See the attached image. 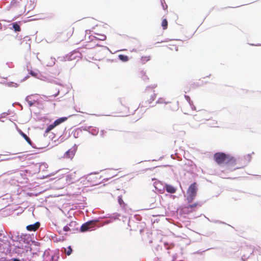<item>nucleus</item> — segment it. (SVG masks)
<instances>
[{"label": "nucleus", "mask_w": 261, "mask_h": 261, "mask_svg": "<svg viewBox=\"0 0 261 261\" xmlns=\"http://www.w3.org/2000/svg\"><path fill=\"white\" fill-rule=\"evenodd\" d=\"M214 160L218 165L225 164L227 169H236L238 168L236 167L237 159L230 154L223 152H216L214 155Z\"/></svg>", "instance_id": "1"}, {"label": "nucleus", "mask_w": 261, "mask_h": 261, "mask_svg": "<svg viewBox=\"0 0 261 261\" xmlns=\"http://www.w3.org/2000/svg\"><path fill=\"white\" fill-rule=\"evenodd\" d=\"M197 191L198 188L196 182L192 184L189 186L187 191V200L188 203H191L194 200L196 196Z\"/></svg>", "instance_id": "2"}, {"label": "nucleus", "mask_w": 261, "mask_h": 261, "mask_svg": "<svg viewBox=\"0 0 261 261\" xmlns=\"http://www.w3.org/2000/svg\"><path fill=\"white\" fill-rule=\"evenodd\" d=\"M144 97L145 102L147 104H150L155 99L156 95L153 90L148 88L145 90Z\"/></svg>", "instance_id": "3"}, {"label": "nucleus", "mask_w": 261, "mask_h": 261, "mask_svg": "<svg viewBox=\"0 0 261 261\" xmlns=\"http://www.w3.org/2000/svg\"><path fill=\"white\" fill-rule=\"evenodd\" d=\"M77 225L76 221H72L63 227V230L74 232L76 230H78Z\"/></svg>", "instance_id": "4"}, {"label": "nucleus", "mask_w": 261, "mask_h": 261, "mask_svg": "<svg viewBox=\"0 0 261 261\" xmlns=\"http://www.w3.org/2000/svg\"><path fill=\"white\" fill-rule=\"evenodd\" d=\"M97 222V221L96 220H92L83 224L81 227V231L82 232H85L89 230L90 229L94 227Z\"/></svg>", "instance_id": "5"}, {"label": "nucleus", "mask_w": 261, "mask_h": 261, "mask_svg": "<svg viewBox=\"0 0 261 261\" xmlns=\"http://www.w3.org/2000/svg\"><path fill=\"white\" fill-rule=\"evenodd\" d=\"M74 32V28L72 27H69L66 29L64 30L61 33L62 36H65L64 39L67 40L73 34Z\"/></svg>", "instance_id": "6"}, {"label": "nucleus", "mask_w": 261, "mask_h": 261, "mask_svg": "<svg viewBox=\"0 0 261 261\" xmlns=\"http://www.w3.org/2000/svg\"><path fill=\"white\" fill-rule=\"evenodd\" d=\"M201 204H199L198 203H194L192 204H189L187 206H185L184 207V210L185 212L187 213H191L195 211V208L197 206H200Z\"/></svg>", "instance_id": "7"}, {"label": "nucleus", "mask_w": 261, "mask_h": 261, "mask_svg": "<svg viewBox=\"0 0 261 261\" xmlns=\"http://www.w3.org/2000/svg\"><path fill=\"white\" fill-rule=\"evenodd\" d=\"M40 224V223L37 222L33 224L29 225L27 226L26 228L28 231H35L39 227Z\"/></svg>", "instance_id": "8"}, {"label": "nucleus", "mask_w": 261, "mask_h": 261, "mask_svg": "<svg viewBox=\"0 0 261 261\" xmlns=\"http://www.w3.org/2000/svg\"><path fill=\"white\" fill-rule=\"evenodd\" d=\"M120 112L127 116L129 113V108L127 106L122 105L120 108Z\"/></svg>", "instance_id": "9"}, {"label": "nucleus", "mask_w": 261, "mask_h": 261, "mask_svg": "<svg viewBox=\"0 0 261 261\" xmlns=\"http://www.w3.org/2000/svg\"><path fill=\"white\" fill-rule=\"evenodd\" d=\"M67 119H68V118L66 117L60 118L54 121V122L53 123V124H54V126H55V127H56L57 126L59 125L61 123L66 121L67 120Z\"/></svg>", "instance_id": "10"}, {"label": "nucleus", "mask_w": 261, "mask_h": 261, "mask_svg": "<svg viewBox=\"0 0 261 261\" xmlns=\"http://www.w3.org/2000/svg\"><path fill=\"white\" fill-rule=\"evenodd\" d=\"M74 154H75V152L73 150L69 149L65 152V153L64 154V157L65 158L71 159L73 157V156L74 155Z\"/></svg>", "instance_id": "11"}, {"label": "nucleus", "mask_w": 261, "mask_h": 261, "mask_svg": "<svg viewBox=\"0 0 261 261\" xmlns=\"http://www.w3.org/2000/svg\"><path fill=\"white\" fill-rule=\"evenodd\" d=\"M166 191L171 194H173L176 192V188L174 187L173 186L166 185L165 186Z\"/></svg>", "instance_id": "12"}, {"label": "nucleus", "mask_w": 261, "mask_h": 261, "mask_svg": "<svg viewBox=\"0 0 261 261\" xmlns=\"http://www.w3.org/2000/svg\"><path fill=\"white\" fill-rule=\"evenodd\" d=\"M150 58L151 57L149 55L143 56L141 57L140 60L142 64H145L150 60Z\"/></svg>", "instance_id": "13"}, {"label": "nucleus", "mask_w": 261, "mask_h": 261, "mask_svg": "<svg viewBox=\"0 0 261 261\" xmlns=\"http://www.w3.org/2000/svg\"><path fill=\"white\" fill-rule=\"evenodd\" d=\"M202 114L203 116H205V117L204 118V119L205 120H210L212 117L211 115V113L207 111H204L202 112Z\"/></svg>", "instance_id": "14"}, {"label": "nucleus", "mask_w": 261, "mask_h": 261, "mask_svg": "<svg viewBox=\"0 0 261 261\" xmlns=\"http://www.w3.org/2000/svg\"><path fill=\"white\" fill-rule=\"evenodd\" d=\"M161 25L163 30H166L168 27V21L166 19H163L162 21Z\"/></svg>", "instance_id": "15"}, {"label": "nucleus", "mask_w": 261, "mask_h": 261, "mask_svg": "<svg viewBox=\"0 0 261 261\" xmlns=\"http://www.w3.org/2000/svg\"><path fill=\"white\" fill-rule=\"evenodd\" d=\"M119 59L123 62H127L128 61V57L126 55H119L118 56Z\"/></svg>", "instance_id": "16"}, {"label": "nucleus", "mask_w": 261, "mask_h": 261, "mask_svg": "<svg viewBox=\"0 0 261 261\" xmlns=\"http://www.w3.org/2000/svg\"><path fill=\"white\" fill-rule=\"evenodd\" d=\"M13 28L16 32H19L21 30L20 25L17 23L15 22L12 24Z\"/></svg>", "instance_id": "17"}, {"label": "nucleus", "mask_w": 261, "mask_h": 261, "mask_svg": "<svg viewBox=\"0 0 261 261\" xmlns=\"http://www.w3.org/2000/svg\"><path fill=\"white\" fill-rule=\"evenodd\" d=\"M22 136H23V137L24 138V139L26 140V141L30 145L32 144V141L31 140V139H30V138L27 136V135H25V134H24L23 133H22L21 134Z\"/></svg>", "instance_id": "18"}, {"label": "nucleus", "mask_w": 261, "mask_h": 261, "mask_svg": "<svg viewBox=\"0 0 261 261\" xmlns=\"http://www.w3.org/2000/svg\"><path fill=\"white\" fill-rule=\"evenodd\" d=\"M64 251H65V253L67 255H69L71 254L72 251V248L70 246H68L67 247V248H65L64 249Z\"/></svg>", "instance_id": "19"}, {"label": "nucleus", "mask_w": 261, "mask_h": 261, "mask_svg": "<svg viewBox=\"0 0 261 261\" xmlns=\"http://www.w3.org/2000/svg\"><path fill=\"white\" fill-rule=\"evenodd\" d=\"M55 127V126H54V124L53 123L50 124L46 129L45 132V133H49L50 130H51L53 129H54Z\"/></svg>", "instance_id": "20"}, {"label": "nucleus", "mask_w": 261, "mask_h": 261, "mask_svg": "<svg viewBox=\"0 0 261 261\" xmlns=\"http://www.w3.org/2000/svg\"><path fill=\"white\" fill-rule=\"evenodd\" d=\"M118 202H119V203L120 205H122V204H124V201H123V199H122V197H118Z\"/></svg>", "instance_id": "21"}, {"label": "nucleus", "mask_w": 261, "mask_h": 261, "mask_svg": "<svg viewBox=\"0 0 261 261\" xmlns=\"http://www.w3.org/2000/svg\"><path fill=\"white\" fill-rule=\"evenodd\" d=\"M185 98L189 102V103L192 105L191 102L192 103V101H191L190 97L188 95H185Z\"/></svg>", "instance_id": "22"}, {"label": "nucleus", "mask_w": 261, "mask_h": 261, "mask_svg": "<svg viewBox=\"0 0 261 261\" xmlns=\"http://www.w3.org/2000/svg\"><path fill=\"white\" fill-rule=\"evenodd\" d=\"M93 47L91 45L90 43L87 44L86 45V48L88 49L92 48Z\"/></svg>", "instance_id": "23"}, {"label": "nucleus", "mask_w": 261, "mask_h": 261, "mask_svg": "<svg viewBox=\"0 0 261 261\" xmlns=\"http://www.w3.org/2000/svg\"><path fill=\"white\" fill-rule=\"evenodd\" d=\"M30 74H31L32 76H34V77H36V76H37V73H35V72H33V71H31L30 72Z\"/></svg>", "instance_id": "24"}, {"label": "nucleus", "mask_w": 261, "mask_h": 261, "mask_svg": "<svg viewBox=\"0 0 261 261\" xmlns=\"http://www.w3.org/2000/svg\"><path fill=\"white\" fill-rule=\"evenodd\" d=\"M28 98H29V97H27V101L28 102V103L29 104V105H30V106H33V104H34V103H33V102H32L31 101H29V100H28Z\"/></svg>", "instance_id": "25"}, {"label": "nucleus", "mask_w": 261, "mask_h": 261, "mask_svg": "<svg viewBox=\"0 0 261 261\" xmlns=\"http://www.w3.org/2000/svg\"><path fill=\"white\" fill-rule=\"evenodd\" d=\"M106 39V36L105 35H102L100 37V38H99V39L101 40H105Z\"/></svg>", "instance_id": "26"}, {"label": "nucleus", "mask_w": 261, "mask_h": 261, "mask_svg": "<svg viewBox=\"0 0 261 261\" xmlns=\"http://www.w3.org/2000/svg\"><path fill=\"white\" fill-rule=\"evenodd\" d=\"M163 99L161 98V99H159L158 100V103H162L163 102Z\"/></svg>", "instance_id": "27"}, {"label": "nucleus", "mask_w": 261, "mask_h": 261, "mask_svg": "<svg viewBox=\"0 0 261 261\" xmlns=\"http://www.w3.org/2000/svg\"><path fill=\"white\" fill-rule=\"evenodd\" d=\"M12 261H20V260L17 258H13Z\"/></svg>", "instance_id": "28"}]
</instances>
